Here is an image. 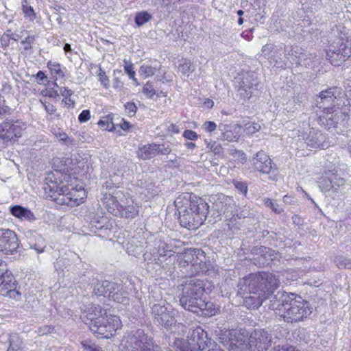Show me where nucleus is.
Here are the masks:
<instances>
[{
  "label": "nucleus",
  "instance_id": "1",
  "mask_svg": "<svg viewBox=\"0 0 351 351\" xmlns=\"http://www.w3.org/2000/svg\"><path fill=\"white\" fill-rule=\"evenodd\" d=\"M277 285V278L271 273L251 274L238 283V292L245 297V304L250 308H258L267 300L271 290Z\"/></svg>",
  "mask_w": 351,
  "mask_h": 351
},
{
  "label": "nucleus",
  "instance_id": "2",
  "mask_svg": "<svg viewBox=\"0 0 351 351\" xmlns=\"http://www.w3.org/2000/svg\"><path fill=\"white\" fill-rule=\"evenodd\" d=\"M182 226L195 230L206 219L209 206L204 199L189 193L180 195L174 202Z\"/></svg>",
  "mask_w": 351,
  "mask_h": 351
},
{
  "label": "nucleus",
  "instance_id": "3",
  "mask_svg": "<svg viewBox=\"0 0 351 351\" xmlns=\"http://www.w3.org/2000/svg\"><path fill=\"white\" fill-rule=\"evenodd\" d=\"M82 319L93 333L102 338L111 337L121 327L119 317L108 313L99 305L90 307Z\"/></svg>",
  "mask_w": 351,
  "mask_h": 351
},
{
  "label": "nucleus",
  "instance_id": "4",
  "mask_svg": "<svg viewBox=\"0 0 351 351\" xmlns=\"http://www.w3.org/2000/svg\"><path fill=\"white\" fill-rule=\"evenodd\" d=\"M45 181V195L58 204L74 207L82 203L83 197L80 196L79 191L74 188L70 189L63 182H58L51 178H47Z\"/></svg>",
  "mask_w": 351,
  "mask_h": 351
},
{
  "label": "nucleus",
  "instance_id": "5",
  "mask_svg": "<svg viewBox=\"0 0 351 351\" xmlns=\"http://www.w3.org/2000/svg\"><path fill=\"white\" fill-rule=\"evenodd\" d=\"M178 289L181 291L179 298L182 307L191 312L195 311L199 300L202 299L204 293V281L197 278L187 279Z\"/></svg>",
  "mask_w": 351,
  "mask_h": 351
},
{
  "label": "nucleus",
  "instance_id": "6",
  "mask_svg": "<svg viewBox=\"0 0 351 351\" xmlns=\"http://www.w3.org/2000/svg\"><path fill=\"white\" fill-rule=\"evenodd\" d=\"M312 306L301 297H291L287 307L283 308L280 317L285 322L294 323L303 320L312 313Z\"/></svg>",
  "mask_w": 351,
  "mask_h": 351
},
{
  "label": "nucleus",
  "instance_id": "7",
  "mask_svg": "<svg viewBox=\"0 0 351 351\" xmlns=\"http://www.w3.org/2000/svg\"><path fill=\"white\" fill-rule=\"evenodd\" d=\"M348 119V115L339 108L332 111L324 112L319 117V124L334 134H341L345 132Z\"/></svg>",
  "mask_w": 351,
  "mask_h": 351
},
{
  "label": "nucleus",
  "instance_id": "8",
  "mask_svg": "<svg viewBox=\"0 0 351 351\" xmlns=\"http://www.w3.org/2000/svg\"><path fill=\"white\" fill-rule=\"evenodd\" d=\"M351 56V43L348 39L338 38L326 51V57L335 66H341Z\"/></svg>",
  "mask_w": 351,
  "mask_h": 351
},
{
  "label": "nucleus",
  "instance_id": "9",
  "mask_svg": "<svg viewBox=\"0 0 351 351\" xmlns=\"http://www.w3.org/2000/svg\"><path fill=\"white\" fill-rule=\"evenodd\" d=\"M238 84L237 93L243 99H250L258 93V80L256 74L252 71H243L236 77Z\"/></svg>",
  "mask_w": 351,
  "mask_h": 351
},
{
  "label": "nucleus",
  "instance_id": "10",
  "mask_svg": "<svg viewBox=\"0 0 351 351\" xmlns=\"http://www.w3.org/2000/svg\"><path fill=\"white\" fill-rule=\"evenodd\" d=\"M152 313L154 322L167 328L176 324L178 311L170 305L155 304L152 308Z\"/></svg>",
  "mask_w": 351,
  "mask_h": 351
},
{
  "label": "nucleus",
  "instance_id": "11",
  "mask_svg": "<svg viewBox=\"0 0 351 351\" xmlns=\"http://www.w3.org/2000/svg\"><path fill=\"white\" fill-rule=\"evenodd\" d=\"M121 351H154L153 344L141 329H138L135 332L129 336L125 341V349Z\"/></svg>",
  "mask_w": 351,
  "mask_h": 351
},
{
  "label": "nucleus",
  "instance_id": "12",
  "mask_svg": "<svg viewBox=\"0 0 351 351\" xmlns=\"http://www.w3.org/2000/svg\"><path fill=\"white\" fill-rule=\"evenodd\" d=\"M271 342V335L267 330L256 329L251 333L247 345L249 351H267Z\"/></svg>",
  "mask_w": 351,
  "mask_h": 351
},
{
  "label": "nucleus",
  "instance_id": "13",
  "mask_svg": "<svg viewBox=\"0 0 351 351\" xmlns=\"http://www.w3.org/2000/svg\"><path fill=\"white\" fill-rule=\"evenodd\" d=\"M279 286V280L277 279V285L271 290V293L267 298L269 300V308L276 311L280 315L285 307H287L288 302L291 297H294L293 293H288L284 291L277 290Z\"/></svg>",
  "mask_w": 351,
  "mask_h": 351
},
{
  "label": "nucleus",
  "instance_id": "14",
  "mask_svg": "<svg viewBox=\"0 0 351 351\" xmlns=\"http://www.w3.org/2000/svg\"><path fill=\"white\" fill-rule=\"evenodd\" d=\"M341 91L337 87H332L319 93L315 99L316 106L323 108L324 111H332L336 109V101L339 100Z\"/></svg>",
  "mask_w": 351,
  "mask_h": 351
},
{
  "label": "nucleus",
  "instance_id": "15",
  "mask_svg": "<svg viewBox=\"0 0 351 351\" xmlns=\"http://www.w3.org/2000/svg\"><path fill=\"white\" fill-rule=\"evenodd\" d=\"M19 246L16 234L10 229L0 228V251L5 254H12Z\"/></svg>",
  "mask_w": 351,
  "mask_h": 351
},
{
  "label": "nucleus",
  "instance_id": "16",
  "mask_svg": "<svg viewBox=\"0 0 351 351\" xmlns=\"http://www.w3.org/2000/svg\"><path fill=\"white\" fill-rule=\"evenodd\" d=\"M16 281L12 274L5 268V271L0 276V295H8L10 298L18 300L21 293L16 291Z\"/></svg>",
  "mask_w": 351,
  "mask_h": 351
},
{
  "label": "nucleus",
  "instance_id": "17",
  "mask_svg": "<svg viewBox=\"0 0 351 351\" xmlns=\"http://www.w3.org/2000/svg\"><path fill=\"white\" fill-rule=\"evenodd\" d=\"M22 130L19 122L6 120L0 125V138L6 143L15 141L21 136Z\"/></svg>",
  "mask_w": 351,
  "mask_h": 351
},
{
  "label": "nucleus",
  "instance_id": "18",
  "mask_svg": "<svg viewBox=\"0 0 351 351\" xmlns=\"http://www.w3.org/2000/svg\"><path fill=\"white\" fill-rule=\"evenodd\" d=\"M252 164L255 170L264 174L274 171V165L269 156L263 151L258 152L253 158Z\"/></svg>",
  "mask_w": 351,
  "mask_h": 351
},
{
  "label": "nucleus",
  "instance_id": "19",
  "mask_svg": "<svg viewBox=\"0 0 351 351\" xmlns=\"http://www.w3.org/2000/svg\"><path fill=\"white\" fill-rule=\"evenodd\" d=\"M120 289H121L120 284L104 280L96 284L94 287V293L96 295H104V297L110 298L116 290H119Z\"/></svg>",
  "mask_w": 351,
  "mask_h": 351
},
{
  "label": "nucleus",
  "instance_id": "20",
  "mask_svg": "<svg viewBox=\"0 0 351 351\" xmlns=\"http://www.w3.org/2000/svg\"><path fill=\"white\" fill-rule=\"evenodd\" d=\"M116 207L117 212L115 215H119L121 217L133 219L138 214V206L132 199L128 200L126 204L117 203Z\"/></svg>",
  "mask_w": 351,
  "mask_h": 351
},
{
  "label": "nucleus",
  "instance_id": "21",
  "mask_svg": "<svg viewBox=\"0 0 351 351\" xmlns=\"http://www.w3.org/2000/svg\"><path fill=\"white\" fill-rule=\"evenodd\" d=\"M326 138L320 131L311 129L305 138V143L313 148H324Z\"/></svg>",
  "mask_w": 351,
  "mask_h": 351
},
{
  "label": "nucleus",
  "instance_id": "22",
  "mask_svg": "<svg viewBox=\"0 0 351 351\" xmlns=\"http://www.w3.org/2000/svg\"><path fill=\"white\" fill-rule=\"evenodd\" d=\"M158 254V258H154V261L156 264L161 265L168 258H171L174 255V252L171 250L166 243L159 241L157 248L153 250V254Z\"/></svg>",
  "mask_w": 351,
  "mask_h": 351
},
{
  "label": "nucleus",
  "instance_id": "23",
  "mask_svg": "<svg viewBox=\"0 0 351 351\" xmlns=\"http://www.w3.org/2000/svg\"><path fill=\"white\" fill-rule=\"evenodd\" d=\"M195 255L193 258V262L189 264L186 270H184V272L189 275H196L199 272L202 271L205 265V255L204 252L202 251V255Z\"/></svg>",
  "mask_w": 351,
  "mask_h": 351
},
{
  "label": "nucleus",
  "instance_id": "24",
  "mask_svg": "<svg viewBox=\"0 0 351 351\" xmlns=\"http://www.w3.org/2000/svg\"><path fill=\"white\" fill-rule=\"evenodd\" d=\"M10 212L13 216L21 219H26L29 221L36 219L34 213L30 210L20 205L10 206Z\"/></svg>",
  "mask_w": 351,
  "mask_h": 351
},
{
  "label": "nucleus",
  "instance_id": "25",
  "mask_svg": "<svg viewBox=\"0 0 351 351\" xmlns=\"http://www.w3.org/2000/svg\"><path fill=\"white\" fill-rule=\"evenodd\" d=\"M197 306L196 308L197 309L195 310V311H193V313L198 315L210 317L215 315L217 312V308L213 303L211 302H206L203 298L201 300H199V303Z\"/></svg>",
  "mask_w": 351,
  "mask_h": 351
},
{
  "label": "nucleus",
  "instance_id": "26",
  "mask_svg": "<svg viewBox=\"0 0 351 351\" xmlns=\"http://www.w3.org/2000/svg\"><path fill=\"white\" fill-rule=\"evenodd\" d=\"M91 228L96 232L97 231H101L105 234H107L110 231L112 225L108 220L106 217H101L99 219L94 218L90 222Z\"/></svg>",
  "mask_w": 351,
  "mask_h": 351
},
{
  "label": "nucleus",
  "instance_id": "27",
  "mask_svg": "<svg viewBox=\"0 0 351 351\" xmlns=\"http://www.w3.org/2000/svg\"><path fill=\"white\" fill-rule=\"evenodd\" d=\"M197 253V255H202V250L200 249H186L180 256L179 265L181 267L186 270L189 265L193 262V258Z\"/></svg>",
  "mask_w": 351,
  "mask_h": 351
},
{
  "label": "nucleus",
  "instance_id": "28",
  "mask_svg": "<svg viewBox=\"0 0 351 351\" xmlns=\"http://www.w3.org/2000/svg\"><path fill=\"white\" fill-rule=\"evenodd\" d=\"M158 144L151 143L140 147L137 151V156L140 159L149 160L157 155Z\"/></svg>",
  "mask_w": 351,
  "mask_h": 351
},
{
  "label": "nucleus",
  "instance_id": "29",
  "mask_svg": "<svg viewBox=\"0 0 351 351\" xmlns=\"http://www.w3.org/2000/svg\"><path fill=\"white\" fill-rule=\"evenodd\" d=\"M222 132V139L229 142L237 141L240 136L241 126L239 124L230 125Z\"/></svg>",
  "mask_w": 351,
  "mask_h": 351
},
{
  "label": "nucleus",
  "instance_id": "30",
  "mask_svg": "<svg viewBox=\"0 0 351 351\" xmlns=\"http://www.w3.org/2000/svg\"><path fill=\"white\" fill-rule=\"evenodd\" d=\"M232 199L223 194H220L217 196V199L215 201L213 205L214 208L220 214L225 213L230 206Z\"/></svg>",
  "mask_w": 351,
  "mask_h": 351
},
{
  "label": "nucleus",
  "instance_id": "31",
  "mask_svg": "<svg viewBox=\"0 0 351 351\" xmlns=\"http://www.w3.org/2000/svg\"><path fill=\"white\" fill-rule=\"evenodd\" d=\"M332 178H330L328 172H326L323 175L318 182L319 187L322 191H329L330 189L335 188V185L332 184Z\"/></svg>",
  "mask_w": 351,
  "mask_h": 351
},
{
  "label": "nucleus",
  "instance_id": "32",
  "mask_svg": "<svg viewBox=\"0 0 351 351\" xmlns=\"http://www.w3.org/2000/svg\"><path fill=\"white\" fill-rule=\"evenodd\" d=\"M9 343V349L19 351L22 348L23 341L18 334L14 333L10 335Z\"/></svg>",
  "mask_w": 351,
  "mask_h": 351
},
{
  "label": "nucleus",
  "instance_id": "33",
  "mask_svg": "<svg viewBox=\"0 0 351 351\" xmlns=\"http://www.w3.org/2000/svg\"><path fill=\"white\" fill-rule=\"evenodd\" d=\"M313 62L314 57H313L312 54L304 52L299 57L298 60H296L295 64L308 67L312 66L313 64Z\"/></svg>",
  "mask_w": 351,
  "mask_h": 351
},
{
  "label": "nucleus",
  "instance_id": "34",
  "mask_svg": "<svg viewBox=\"0 0 351 351\" xmlns=\"http://www.w3.org/2000/svg\"><path fill=\"white\" fill-rule=\"evenodd\" d=\"M152 19V15L147 12H140L136 13L134 21L137 26L140 27Z\"/></svg>",
  "mask_w": 351,
  "mask_h": 351
},
{
  "label": "nucleus",
  "instance_id": "35",
  "mask_svg": "<svg viewBox=\"0 0 351 351\" xmlns=\"http://www.w3.org/2000/svg\"><path fill=\"white\" fill-rule=\"evenodd\" d=\"M229 351H249L247 342H241L237 341L236 342L231 340L228 345Z\"/></svg>",
  "mask_w": 351,
  "mask_h": 351
},
{
  "label": "nucleus",
  "instance_id": "36",
  "mask_svg": "<svg viewBox=\"0 0 351 351\" xmlns=\"http://www.w3.org/2000/svg\"><path fill=\"white\" fill-rule=\"evenodd\" d=\"M276 47L273 44H266L262 47L261 53L265 58H273L278 50H275Z\"/></svg>",
  "mask_w": 351,
  "mask_h": 351
},
{
  "label": "nucleus",
  "instance_id": "37",
  "mask_svg": "<svg viewBox=\"0 0 351 351\" xmlns=\"http://www.w3.org/2000/svg\"><path fill=\"white\" fill-rule=\"evenodd\" d=\"M206 147L215 154L220 155L223 153V147L221 145L216 141H204Z\"/></svg>",
  "mask_w": 351,
  "mask_h": 351
},
{
  "label": "nucleus",
  "instance_id": "38",
  "mask_svg": "<svg viewBox=\"0 0 351 351\" xmlns=\"http://www.w3.org/2000/svg\"><path fill=\"white\" fill-rule=\"evenodd\" d=\"M287 48H285V56H292L293 61H294L295 63H296V60H298L299 57L304 53L302 48H300L297 46L291 47L290 50L289 51L288 53H287Z\"/></svg>",
  "mask_w": 351,
  "mask_h": 351
},
{
  "label": "nucleus",
  "instance_id": "39",
  "mask_svg": "<svg viewBox=\"0 0 351 351\" xmlns=\"http://www.w3.org/2000/svg\"><path fill=\"white\" fill-rule=\"evenodd\" d=\"M335 263L339 268H347L351 269V259L341 256L335 258Z\"/></svg>",
  "mask_w": 351,
  "mask_h": 351
},
{
  "label": "nucleus",
  "instance_id": "40",
  "mask_svg": "<svg viewBox=\"0 0 351 351\" xmlns=\"http://www.w3.org/2000/svg\"><path fill=\"white\" fill-rule=\"evenodd\" d=\"M98 125L104 130L111 131L114 128L112 119L110 117V116L104 117V119L99 120Z\"/></svg>",
  "mask_w": 351,
  "mask_h": 351
},
{
  "label": "nucleus",
  "instance_id": "41",
  "mask_svg": "<svg viewBox=\"0 0 351 351\" xmlns=\"http://www.w3.org/2000/svg\"><path fill=\"white\" fill-rule=\"evenodd\" d=\"M22 10L26 17L29 18L31 21L34 20V19L36 18V14L34 12V10L32 6L27 4L26 0H25L22 4Z\"/></svg>",
  "mask_w": 351,
  "mask_h": 351
},
{
  "label": "nucleus",
  "instance_id": "42",
  "mask_svg": "<svg viewBox=\"0 0 351 351\" xmlns=\"http://www.w3.org/2000/svg\"><path fill=\"white\" fill-rule=\"evenodd\" d=\"M35 41V36L31 35L27 36L24 40H21V43L24 45V51L31 53H32V44Z\"/></svg>",
  "mask_w": 351,
  "mask_h": 351
},
{
  "label": "nucleus",
  "instance_id": "43",
  "mask_svg": "<svg viewBox=\"0 0 351 351\" xmlns=\"http://www.w3.org/2000/svg\"><path fill=\"white\" fill-rule=\"evenodd\" d=\"M156 69L152 66L142 65L139 69V73L145 77H151L154 75Z\"/></svg>",
  "mask_w": 351,
  "mask_h": 351
},
{
  "label": "nucleus",
  "instance_id": "44",
  "mask_svg": "<svg viewBox=\"0 0 351 351\" xmlns=\"http://www.w3.org/2000/svg\"><path fill=\"white\" fill-rule=\"evenodd\" d=\"M264 204L267 207H269L274 211L276 213H281L283 211V208L281 206L277 204L275 202H273L271 199L265 198L264 199Z\"/></svg>",
  "mask_w": 351,
  "mask_h": 351
},
{
  "label": "nucleus",
  "instance_id": "45",
  "mask_svg": "<svg viewBox=\"0 0 351 351\" xmlns=\"http://www.w3.org/2000/svg\"><path fill=\"white\" fill-rule=\"evenodd\" d=\"M121 289L119 290H116L111 295V298L118 303L126 304L128 303L129 299L127 296L123 295L122 293L120 292Z\"/></svg>",
  "mask_w": 351,
  "mask_h": 351
},
{
  "label": "nucleus",
  "instance_id": "46",
  "mask_svg": "<svg viewBox=\"0 0 351 351\" xmlns=\"http://www.w3.org/2000/svg\"><path fill=\"white\" fill-rule=\"evenodd\" d=\"M97 76L99 77V81L101 84L104 86L105 88L108 89L109 88V78L106 75V72L101 69V67L99 66V72L97 73Z\"/></svg>",
  "mask_w": 351,
  "mask_h": 351
},
{
  "label": "nucleus",
  "instance_id": "47",
  "mask_svg": "<svg viewBox=\"0 0 351 351\" xmlns=\"http://www.w3.org/2000/svg\"><path fill=\"white\" fill-rule=\"evenodd\" d=\"M36 332L40 336L47 335L55 332V328L53 326L44 325L39 327L37 329Z\"/></svg>",
  "mask_w": 351,
  "mask_h": 351
},
{
  "label": "nucleus",
  "instance_id": "48",
  "mask_svg": "<svg viewBox=\"0 0 351 351\" xmlns=\"http://www.w3.org/2000/svg\"><path fill=\"white\" fill-rule=\"evenodd\" d=\"M261 129V126L256 123H249L245 124L244 131L247 135H252Z\"/></svg>",
  "mask_w": 351,
  "mask_h": 351
},
{
  "label": "nucleus",
  "instance_id": "49",
  "mask_svg": "<svg viewBox=\"0 0 351 351\" xmlns=\"http://www.w3.org/2000/svg\"><path fill=\"white\" fill-rule=\"evenodd\" d=\"M329 176L330 178H332V184L335 185V189L336 190V186H343L345 184V179L341 178L337 173H332L331 171H328Z\"/></svg>",
  "mask_w": 351,
  "mask_h": 351
},
{
  "label": "nucleus",
  "instance_id": "50",
  "mask_svg": "<svg viewBox=\"0 0 351 351\" xmlns=\"http://www.w3.org/2000/svg\"><path fill=\"white\" fill-rule=\"evenodd\" d=\"M229 154L234 157L238 158L242 163L247 160L246 154L241 150L232 149L229 150Z\"/></svg>",
  "mask_w": 351,
  "mask_h": 351
},
{
  "label": "nucleus",
  "instance_id": "51",
  "mask_svg": "<svg viewBox=\"0 0 351 351\" xmlns=\"http://www.w3.org/2000/svg\"><path fill=\"white\" fill-rule=\"evenodd\" d=\"M82 347L87 351H100L99 347L88 340L82 342Z\"/></svg>",
  "mask_w": 351,
  "mask_h": 351
},
{
  "label": "nucleus",
  "instance_id": "52",
  "mask_svg": "<svg viewBox=\"0 0 351 351\" xmlns=\"http://www.w3.org/2000/svg\"><path fill=\"white\" fill-rule=\"evenodd\" d=\"M54 134L56 137L59 138L60 141L66 144L73 142V139L70 138L66 133L60 132L59 129L58 132H54Z\"/></svg>",
  "mask_w": 351,
  "mask_h": 351
},
{
  "label": "nucleus",
  "instance_id": "53",
  "mask_svg": "<svg viewBox=\"0 0 351 351\" xmlns=\"http://www.w3.org/2000/svg\"><path fill=\"white\" fill-rule=\"evenodd\" d=\"M110 181L106 182L107 187L117 186L120 184L121 177L119 175L114 173L113 176H110Z\"/></svg>",
  "mask_w": 351,
  "mask_h": 351
},
{
  "label": "nucleus",
  "instance_id": "54",
  "mask_svg": "<svg viewBox=\"0 0 351 351\" xmlns=\"http://www.w3.org/2000/svg\"><path fill=\"white\" fill-rule=\"evenodd\" d=\"M234 185L235 188L242 194L246 195L247 193V186L245 182L240 181H234Z\"/></svg>",
  "mask_w": 351,
  "mask_h": 351
},
{
  "label": "nucleus",
  "instance_id": "55",
  "mask_svg": "<svg viewBox=\"0 0 351 351\" xmlns=\"http://www.w3.org/2000/svg\"><path fill=\"white\" fill-rule=\"evenodd\" d=\"M273 351H300L293 346L284 345L277 346L273 348Z\"/></svg>",
  "mask_w": 351,
  "mask_h": 351
},
{
  "label": "nucleus",
  "instance_id": "56",
  "mask_svg": "<svg viewBox=\"0 0 351 351\" xmlns=\"http://www.w3.org/2000/svg\"><path fill=\"white\" fill-rule=\"evenodd\" d=\"M48 67L55 73L64 76V73L60 69V65L56 63H52L51 62H49L47 64Z\"/></svg>",
  "mask_w": 351,
  "mask_h": 351
},
{
  "label": "nucleus",
  "instance_id": "57",
  "mask_svg": "<svg viewBox=\"0 0 351 351\" xmlns=\"http://www.w3.org/2000/svg\"><path fill=\"white\" fill-rule=\"evenodd\" d=\"M143 91L145 94L149 95L150 97L154 96L156 94V91L152 84L147 82L143 88Z\"/></svg>",
  "mask_w": 351,
  "mask_h": 351
},
{
  "label": "nucleus",
  "instance_id": "58",
  "mask_svg": "<svg viewBox=\"0 0 351 351\" xmlns=\"http://www.w3.org/2000/svg\"><path fill=\"white\" fill-rule=\"evenodd\" d=\"M125 108L127 113L128 114H130V116L134 115L137 110V107L136 106L134 103H130V102L127 103L125 105Z\"/></svg>",
  "mask_w": 351,
  "mask_h": 351
},
{
  "label": "nucleus",
  "instance_id": "59",
  "mask_svg": "<svg viewBox=\"0 0 351 351\" xmlns=\"http://www.w3.org/2000/svg\"><path fill=\"white\" fill-rule=\"evenodd\" d=\"M90 118V112L89 110H84L80 114L78 120L80 123H84L88 121Z\"/></svg>",
  "mask_w": 351,
  "mask_h": 351
},
{
  "label": "nucleus",
  "instance_id": "60",
  "mask_svg": "<svg viewBox=\"0 0 351 351\" xmlns=\"http://www.w3.org/2000/svg\"><path fill=\"white\" fill-rule=\"evenodd\" d=\"M204 130L207 132H212L217 128V125L213 121H206L203 125Z\"/></svg>",
  "mask_w": 351,
  "mask_h": 351
},
{
  "label": "nucleus",
  "instance_id": "61",
  "mask_svg": "<svg viewBox=\"0 0 351 351\" xmlns=\"http://www.w3.org/2000/svg\"><path fill=\"white\" fill-rule=\"evenodd\" d=\"M125 73L129 75L130 78H132L133 80L138 85V83L137 82L136 79L135 78V71H134L133 65L130 64L125 66Z\"/></svg>",
  "mask_w": 351,
  "mask_h": 351
},
{
  "label": "nucleus",
  "instance_id": "62",
  "mask_svg": "<svg viewBox=\"0 0 351 351\" xmlns=\"http://www.w3.org/2000/svg\"><path fill=\"white\" fill-rule=\"evenodd\" d=\"M183 136L189 140H195L198 138V134L191 130H186L183 133Z\"/></svg>",
  "mask_w": 351,
  "mask_h": 351
},
{
  "label": "nucleus",
  "instance_id": "63",
  "mask_svg": "<svg viewBox=\"0 0 351 351\" xmlns=\"http://www.w3.org/2000/svg\"><path fill=\"white\" fill-rule=\"evenodd\" d=\"M208 342L209 346L207 347V349L205 350L204 351H224L215 342H212V341H209Z\"/></svg>",
  "mask_w": 351,
  "mask_h": 351
},
{
  "label": "nucleus",
  "instance_id": "64",
  "mask_svg": "<svg viewBox=\"0 0 351 351\" xmlns=\"http://www.w3.org/2000/svg\"><path fill=\"white\" fill-rule=\"evenodd\" d=\"M180 68H181L182 72L184 73H190L193 71V68H192L191 64H189L188 62H184L182 64H181Z\"/></svg>",
  "mask_w": 351,
  "mask_h": 351
}]
</instances>
